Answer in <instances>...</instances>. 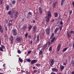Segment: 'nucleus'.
Wrapping results in <instances>:
<instances>
[{
	"instance_id": "nucleus-1",
	"label": "nucleus",
	"mask_w": 74,
	"mask_h": 74,
	"mask_svg": "<svg viewBox=\"0 0 74 74\" xmlns=\"http://www.w3.org/2000/svg\"><path fill=\"white\" fill-rule=\"evenodd\" d=\"M12 32L13 33V35L14 36H17V33L16 29H13L12 31Z\"/></svg>"
},
{
	"instance_id": "nucleus-2",
	"label": "nucleus",
	"mask_w": 74,
	"mask_h": 74,
	"mask_svg": "<svg viewBox=\"0 0 74 74\" xmlns=\"http://www.w3.org/2000/svg\"><path fill=\"white\" fill-rule=\"evenodd\" d=\"M22 38L21 36H20V37H17L16 38V40L17 42H21L22 41Z\"/></svg>"
},
{
	"instance_id": "nucleus-3",
	"label": "nucleus",
	"mask_w": 74,
	"mask_h": 74,
	"mask_svg": "<svg viewBox=\"0 0 74 74\" xmlns=\"http://www.w3.org/2000/svg\"><path fill=\"white\" fill-rule=\"evenodd\" d=\"M38 61V60H32L31 61V64H34L36 63Z\"/></svg>"
},
{
	"instance_id": "nucleus-4",
	"label": "nucleus",
	"mask_w": 74,
	"mask_h": 74,
	"mask_svg": "<svg viewBox=\"0 0 74 74\" xmlns=\"http://www.w3.org/2000/svg\"><path fill=\"white\" fill-rule=\"evenodd\" d=\"M36 26H34L33 27V33L34 34L36 32Z\"/></svg>"
},
{
	"instance_id": "nucleus-5",
	"label": "nucleus",
	"mask_w": 74,
	"mask_h": 74,
	"mask_svg": "<svg viewBox=\"0 0 74 74\" xmlns=\"http://www.w3.org/2000/svg\"><path fill=\"white\" fill-rule=\"evenodd\" d=\"M39 12L40 14V15H41V14L42 13V8H41V7H39Z\"/></svg>"
},
{
	"instance_id": "nucleus-6",
	"label": "nucleus",
	"mask_w": 74,
	"mask_h": 74,
	"mask_svg": "<svg viewBox=\"0 0 74 74\" xmlns=\"http://www.w3.org/2000/svg\"><path fill=\"white\" fill-rule=\"evenodd\" d=\"M46 31V34H47V35H49L50 33V30L49 28H47Z\"/></svg>"
},
{
	"instance_id": "nucleus-7",
	"label": "nucleus",
	"mask_w": 74,
	"mask_h": 74,
	"mask_svg": "<svg viewBox=\"0 0 74 74\" xmlns=\"http://www.w3.org/2000/svg\"><path fill=\"white\" fill-rule=\"evenodd\" d=\"M18 15V11H16V14H15V15H14V18H16L17 17Z\"/></svg>"
},
{
	"instance_id": "nucleus-8",
	"label": "nucleus",
	"mask_w": 74,
	"mask_h": 74,
	"mask_svg": "<svg viewBox=\"0 0 74 74\" xmlns=\"http://www.w3.org/2000/svg\"><path fill=\"white\" fill-rule=\"evenodd\" d=\"M54 63V60L53 59H52L51 61V64H50V65L52 66Z\"/></svg>"
},
{
	"instance_id": "nucleus-9",
	"label": "nucleus",
	"mask_w": 74,
	"mask_h": 74,
	"mask_svg": "<svg viewBox=\"0 0 74 74\" xmlns=\"http://www.w3.org/2000/svg\"><path fill=\"white\" fill-rule=\"evenodd\" d=\"M45 18L46 19V22H49V17L48 16H46Z\"/></svg>"
},
{
	"instance_id": "nucleus-10",
	"label": "nucleus",
	"mask_w": 74,
	"mask_h": 74,
	"mask_svg": "<svg viewBox=\"0 0 74 74\" xmlns=\"http://www.w3.org/2000/svg\"><path fill=\"white\" fill-rule=\"evenodd\" d=\"M52 70L53 72H58V69L55 68H52Z\"/></svg>"
},
{
	"instance_id": "nucleus-11",
	"label": "nucleus",
	"mask_w": 74,
	"mask_h": 74,
	"mask_svg": "<svg viewBox=\"0 0 74 74\" xmlns=\"http://www.w3.org/2000/svg\"><path fill=\"white\" fill-rule=\"evenodd\" d=\"M60 67L61 69V71H62L64 68V66L62 65H60Z\"/></svg>"
},
{
	"instance_id": "nucleus-12",
	"label": "nucleus",
	"mask_w": 74,
	"mask_h": 74,
	"mask_svg": "<svg viewBox=\"0 0 74 74\" xmlns=\"http://www.w3.org/2000/svg\"><path fill=\"white\" fill-rule=\"evenodd\" d=\"M0 32L2 33H3V27L1 25H0Z\"/></svg>"
},
{
	"instance_id": "nucleus-13",
	"label": "nucleus",
	"mask_w": 74,
	"mask_h": 74,
	"mask_svg": "<svg viewBox=\"0 0 74 74\" xmlns=\"http://www.w3.org/2000/svg\"><path fill=\"white\" fill-rule=\"evenodd\" d=\"M48 17H51L52 16V15L51 14V12L49 11L48 12Z\"/></svg>"
},
{
	"instance_id": "nucleus-14",
	"label": "nucleus",
	"mask_w": 74,
	"mask_h": 74,
	"mask_svg": "<svg viewBox=\"0 0 74 74\" xmlns=\"http://www.w3.org/2000/svg\"><path fill=\"white\" fill-rule=\"evenodd\" d=\"M66 0H61V5L62 6L63 5L65 1Z\"/></svg>"
},
{
	"instance_id": "nucleus-15",
	"label": "nucleus",
	"mask_w": 74,
	"mask_h": 74,
	"mask_svg": "<svg viewBox=\"0 0 74 74\" xmlns=\"http://www.w3.org/2000/svg\"><path fill=\"white\" fill-rule=\"evenodd\" d=\"M37 42H39L40 41V39H39V35H37Z\"/></svg>"
},
{
	"instance_id": "nucleus-16",
	"label": "nucleus",
	"mask_w": 74,
	"mask_h": 74,
	"mask_svg": "<svg viewBox=\"0 0 74 74\" xmlns=\"http://www.w3.org/2000/svg\"><path fill=\"white\" fill-rule=\"evenodd\" d=\"M67 35V37L69 38H70V37H71V34H70V32L68 33Z\"/></svg>"
},
{
	"instance_id": "nucleus-17",
	"label": "nucleus",
	"mask_w": 74,
	"mask_h": 74,
	"mask_svg": "<svg viewBox=\"0 0 74 74\" xmlns=\"http://www.w3.org/2000/svg\"><path fill=\"white\" fill-rule=\"evenodd\" d=\"M10 40L13 43V38L12 36H11V37L10 38Z\"/></svg>"
},
{
	"instance_id": "nucleus-18",
	"label": "nucleus",
	"mask_w": 74,
	"mask_h": 74,
	"mask_svg": "<svg viewBox=\"0 0 74 74\" xmlns=\"http://www.w3.org/2000/svg\"><path fill=\"white\" fill-rule=\"evenodd\" d=\"M54 36V33H52V34H51V36L50 37V39H52Z\"/></svg>"
},
{
	"instance_id": "nucleus-19",
	"label": "nucleus",
	"mask_w": 74,
	"mask_h": 74,
	"mask_svg": "<svg viewBox=\"0 0 74 74\" xmlns=\"http://www.w3.org/2000/svg\"><path fill=\"white\" fill-rule=\"evenodd\" d=\"M71 65H72V67H74V61H71Z\"/></svg>"
},
{
	"instance_id": "nucleus-20",
	"label": "nucleus",
	"mask_w": 74,
	"mask_h": 74,
	"mask_svg": "<svg viewBox=\"0 0 74 74\" xmlns=\"http://www.w3.org/2000/svg\"><path fill=\"white\" fill-rule=\"evenodd\" d=\"M12 23H10L9 21V23L8 24V26L10 27L11 26H12Z\"/></svg>"
},
{
	"instance_id": "nucleus-21",
	"label": "nucleus",
	"mask_w": 74,
	"mask_h": 74,
	"mask_svg": "<svg viewBox=\"0 0 74 74\" xmlns=\"http://www.w3.org/2000/svg\"><path fill=\"white\" fill-rule=\"evenodd\" d=\"M42 53V50H40L39 52V56H40V55H41Z\"/></svg>"
},
{
	"instance_id": "nucleus-22",
	"label": "nucleus",
	"mask_w": 74,
	"mask_h": 74,
	"mask_svg": "<svg viewBox=\"0 0 74 74\" xmlns=\"http://www.w3.org/2000/svg\"><path fill=\"white\" fill-rule=\"evenodd\" d=\"M68 49V48L67 47L64 48L63 50H62V52H64L66 51Z\"/></svg>"
},
{
	"instance_id": "nucleus-23",
	"label": "nucleus",
	"mask_w": 74,
	"mask_h": 74,
	"mask_svg": "<svg viewBox=\"0 0 74 74\" xmlns=\"http://www.w3.org/2000/svg\"><path fill=\"white\" fill-rule=\"evenodd\" d=\"M58 28L57 27L56 29H55L54 32L56 33L58 31Z\"/></svg>"
},
{
	"instance_id": "nucleus-24",
	"label": "nucleus",
	"mask_w": 74,
	"mask_h": 74,
	"mask_svg": "<svg viewBox=\"0 0 74 74\" xmlns=\"http://www.w3.org/2000/svg\"><path fill=\"white\" fill-rule=\"evenodd\" d=\"M48 45V42H47L46 44H45L44 46V47L45 48H46L47 47V45Z\"/></svg>"
},
{
	"instance_id": "nucleus-25",
	"label": "nucleus",
	"mask_w": 74,
	"mask_h": 74,
	"mask_svg": "<svg viewBox=\"0 0 74 74\" xmlns=\"http://www.w3.org/2000/svg\"><path fill=\"white\" fill-rule=\"evenodd\" d=\"M56 39V38L55 37H54L51 40V42H53Z\"/></svg>"
},
{
	"instance_id": "nucleus-26",
	"label": "nucleus",
	"mask_w": 74,
	"mask_h": 74,
	"mask_svg": "<svg viewBox=\"0 0 74 74\" xmlns=\"http://www.w3.org/2000/svg\"><path fill=\"white\" fill-rule=\"evenodd\" d=\"M19 60L20 61V62H22L23 61V60L21 59V58H19Z\"/></svg>"
},
{
	"instance_id": "nucleus-27",
	"label": "nucleus",
	"mask_w": 74,
	"mask_h": 74,
	"mask_svg": "<svg viewBox=\"0 0 74 74\" xmlns=\"http://www.w3.org/2000/svg\"><path fill=\"white\" fill-rule=\"evenodd\" d=\"M9 7L10 6H9V5H7V6L6 7V8L7 10H9Z\"/></svg>"
},
{
	"instance_id": "nucleus-28",
	"label": "nucleus",
	"mask_w": 74,
	"mask_h": 74,
	"mask_svg": "<svg viewBox=\"0 0 74 74\" xmlns=\"http://www.w3.org/2000/svg\"><path fill=\"white\" fill-rule=\"evenodd\" d=\"M54 16L55 17H57L58 16V13H55Z\"/></svg>"
},
{
	"instance_id": "nucleus-29",
	"label": "nucleus",
	"mask_w": 74,
	"mask_h": 74,
	"mask_svg": "<svg viewBox=\"0 0 74 74\" xmlns=\"http://www.w3.org/2000/svg\"><path fill=\"white\" fill-rule=\"evenodd\" d=\"M32 27V25L29 26L28 27L29 30L30 31V30H31Z\"/></svg>"
},
{
	"instance_id": "nucleus-30",
	"label": "nucleus",
	"mask_w": 74,
	"mask_h": 74,
	"mask_svg": "<svg viewBox=\"0 0 74 74\" xmlns=\"http://www.w3.org/2000/svg\"><path fill=\"white\" fill-rule=\"evenodd\" d=\"M57 49L58 52H59L60 50V48H59V47L58 46L57 48Z\"/></svg>"
},
{
	"instance_id": "nucleus-31",
	"label": "nucleus",
	"mask_w": 74,
	"mask_h": 74,
	"mask_svg": "<svg viewBox=\"0 0 74 74\" xmlns=\"http://www.w3.org/2000/svg\"><path fill=\"white\" fill-rule=\"evenodd\" d=\"M32 37V35H29L28 36V38L31 39V38Z\"/></svg>"
},
{
	"instance_id": "nucleus-32",
	"label": "nucleus",
	"mask_w": 74,
	"mask_h": 74,
	"mask_svg": "<svg viewBox=\"0 0 74 74\" xmlns=\"http://www.w3.org/2000/svg\"><path fill=\"white\" fill-rule=\"evenodd\" d=\"M1 47L3 49H5V46H3V45H1Z\"/></svg>"
},
{
	"instance_id": "nucleus-33",
	"label": "nucleus",
	"mask_w": 74,
	"mask_h": 74,
	"mask_svg": "<svg viewBox=\"0 0 74 74\" xmlns=\"http://www.w3.org/2000/svg\"><path fill=\"white\" fill-rule=\"evenodd\" d=\"M27 61L29 62H30L31 60L30 58H29V59H27Z\"/></svg>"
},
{
	"instance_id": "nucleus-34",
	"label": "nucleus",
	"mask_w": 74,
	"mask_h": 74,
	"mask_svg": "<svg viewBox=\"0 0 74 74\" xmlns=\"http://www.w3.org/2000/svg\"><path fill=\"white\" fill-rule=\"evenodd\" d=\"M40 64H36V66H37V67H39V66H40Z\"/></svg>"
},
{
	"instance_id": "nucleus-35",
	"label": "nucleus",
	"mask_w": 74,
	"mask_h": 74,
	"mask_svg": "<svg viewBox=\"0 0 74 74\" xmlns=\"http://www.w3.org/2000/svg\"><path fill=\"white\" fill-rule=\"evenodd\" d=\"M27 27H26V26H24L23 27H22V29H23V30H25V29H26Z\"/></svg>"
},
{
	"instance_id": "nucleus-36",
	"label": "nucleus",
	"mask_w": 74,
	"mask_h": 74,
	"mask_svg": "<svg viewBox=\"0 0 74 74\" xmlns=\"http://www.w3.org/2000/svg\"><path fill=\"white\" fill-rule=\"evenodd\" d=\"M18 53H19V54L21 53V51L19 50H18Z\"/></svg>"
},
{
	"instance_id": "nucleus-37",
	"label": "nucleus",
	"mask_w": 74,
	"mask_h": 74,
	"mask_svg": "<svg viewBox=\"0 0 74 74\" xmlns=\"http://www.w3.org/2000/svg\"><path fill=\"white\" fill-rule=\"evenodd\" d=\"M49 51H51L52 50V47L51 46V47H49Z\"/></svg>"
},
{
	"instance_id": "nucleus-38",
	"label": "nucleus",
	"mask_w": 74,
	"mask_h": 74,
	"mask_svg": "<svg viewBox=\"0 0 74 74\" xmlns=\"http://www.w3.org/2000/svg\"><path fill=\"white\" fill-rule=\"evenodd\" d=\"M70 33L71 34H74V31H71L70 32Z\"/></svg>"
},
{
	"instance_id": "nucleus-39",
	"label": "nucleus",
	"mask_w": 74,
	"mask_h": 74,
	"mask_svg": "<svg viewBox=\"0 0 74 74\" xmlns=\"http://www.w3.org/2000/svg\"><path fill=\"white\" fill-rule=\"evenodd\" d=\"M5 31L6 32H7L8 29H7V26L5 27Z\"/></svg>"
},
{
	"instance_id": "nucleus-40",
	"label": "nucleus",
	"mask_w": 74,
	"mask_h": 74,
	"mask_svg": "<svg viewBox=\"0 0 74 74\" xmlns=\"http://www.w3.org/2000/svg\"><path fill=\"white\" fill-rule=\"evenodd\" d=\"M61 44H59L58 46L59 47V48H60V47H61Z\"/></svg>"
},
{
	"instance_id": "nucleus-41",
	"label": "nucleus",
	"mask_w": 74,
	"mask_h": 74,
	"mask_svg": "<svg viewBox=\"0 0 74 74\" xmlns=\"http://www.w3.org/2000/svg\"><path fill=\"white\" fill-rule=\"evenodd\" d=\"M9 15H10V14H11V11H10L8 12Z\"/></svg>"
},
{
	"instance_id": "nucleus-42",
	"label": "nucleus",
	"mask_w": 74,
	"mask_h": 74,
	"mask_svg": "<svg viewBox=\"0 0 74 74\" xmlns=\"http://www.w3.org/2000/svg\"><path fill=\"white\" fill-rule=\"evenodd\" d=\"M28 34L27 33H26L25 34V37L26 38L27 37V36H28Z\"/></svg>"
},
{
	"instance_id": "nucleus-43",
	"label": "nucleus",
	"mask_w": 74,
	"mask_h": 74,
	"mask_svg": "<svg viewBox=\"0 0 74 74\" xmlns=\"http://www.w3.org/2000/svg\"><path fill=\"white\" fill-rule=\"evenodd\" d=\"M0 50L1 51H3V48H1V47L0 48Z\"/></svg>"
},
{
	"instance_id": "nucleus-44",
	"label": "nucleus",
	"mask_w": 74,
	"mask_h": 74,
	"mask_svg": "<svg viewBox=\"0 0 74 74\" xmlns=\"http://www.w3.org/2000/svg\"><path fill=\"white\" fill-rule=\"evenodd\" d=\"M12 3L13 4H15V3H16V1H15V0H14L13 1Z\"/></svg>"
},
{
	"instance_id": "nucleus-45",
	"label": "nucleus",
	"mask_w": 74,
	"mask_h": 74,
	"mask_svg": "<svg viewBox=\"0 0 74 74\" xmlns=\"http://www.w3.org/2000/svg\"><path fill=\"white\" fill-rule=\"evenodd\" d=\"M31 52H32L31 50L29 51H28V54H29L30 53H31Z\"/></svg>"
},
{
	"instance_id": "nucleus-46",
	"label": "nucleus",
	"mask_w": 74,
	"mask_h": 74,
	"mask_svg": "<svg viewBox=\"0 0 74 74\" xmlns=\"http://www.w3.org/2000/svg\"><path fill=\"white\" fill-rule=\"evenodd\" d=\"M28 14L29 15H31V16H32V13L31 12H29Z\"/></svg>"
},
{
	"instance_id": "nucleus-47",
	"label": "nucleus",
	"mask_w": 74,
	"mask_h": 74,
	"mask_svg": "<svg viewBox=\"0 0 74 74\" xmlns=\"http://www.w3.org/2000/svg\"><path fill=\"white\" fill-rule=\"evenodd\" d=\"M3 0H0V4H2V3H3Z\"/></svg>"
},
{
	"instance_id": "nucleus-48",
	"label": "nucleus",
	"mask_w": 74,
	"mask_h": 74,
	"mask_svg": "<svg viewBox=\"0 0 74 74\" xmlns=\"http://www.w3.org/2000/svg\"><path fill=\"white\" fill-rule=\"evenodd\" d=\"M60 25H62V24H63V22L62 21H60Z\"/></svg>"
},
{
	"instance_id": "nucleus-49",
	"label": "nucleus",
	"mask_w": 74,
	"mask_h": 74,
	"mask_svg": "<svg viewBox=\"0 0 74 74\" xmlns=\"http://www.w3.org/2000/svg\"><path fill=\"white\" fill-rule=\"evenodd\" d=\"M28 72V71H26V73H26V74H31L29 72L28 73H27Z\"/></svg>"
},
{
	"instance_id": "nucleus-50",
	"label": "nucleus",
	"mask_w": 74,
	"mask_h": 74,
	"mask_svg": "<svg viewBox=\"0 0 74 74\" xmlns=\"http://www.w3.org/2000/svg\"><path fill=\"white\" fill-rule=\"evenodd\" d=\"M39 57L41 58H42V57H43V56L42 55H41V56H40Z\"/></svg>"
},
{
	"instance_id": "nucleus-51",
	"label": "nucleus",
	"mask_w": 74,
	"mask_h": 74,
	"mask_svg": "<svg viewBox=\"0 0 74 74\" xmlns=\"http://www.w3.org/2000/svg\"><path fill=\"white\" fill-rule=\"evenodd\" d=\"M72 4L73 5V7H74V1H73V2H72Z\"/></svg>"
},
{
	"instance_id": "nucleus-52",
	"label": "nucleus",
	"mask_w": 74,
	"mask_h": 74,
	"mask_svg": "<svg viewBox=\"0 0 74 74\" xmlns=\"http://www.w3.org/2000/svg\"><path fill=\"white\" fill-rule=\"evenodd\" d=\"M72 10H70L69 12L70 14H71L72 13Z\"/></svg>"
},
{
	"instance_id": "nucleus-53",
	"label": "nucleus",
	"mask_w": 74,
	"mask_h": 74,
	"mask_svg": "<svg viewBox=\"0 0 74 74\" xmlns=\"http://www.w3.org/2000/svg\"><path fill=\"white\" fill-rule=\"evenodd\" d=\"M1 37H0V45H1Z\"/></svg>"
},
{
	"instance_id": "nucleus-54",
	"label": "nucleus",
	"mask_w": 74,
	"mask_h": 74,
	"mask_svg": "<svg viewBox=\"0 0 74 74\" xmlns=\"http://www.w3.org/2000/svg\"><path fill=\"white\" fill-rule=\"evenodd\" d=\"M56 5H55V4H53V8H55L56 7Z\"/></svg>"
},
{
	"instance_id": "nucleus-55",
	"label": "nucleus",
	"mask_w": 74,
	"mask_h": 74,
	"mask_svg": "<svg viewBox=\"0 0 74 74\" xmlns=\"http://www.w3.org/2000/svg\"><path fill=\"white\" fill-rule=\"evenodd\" d=\"M57 3V2H55L53 4H54L55 5H56Z\"/></svg>"
},
{
	"instance_id": "nucleus-56",
	"label": "nucleus",
	"mask_w": 74,
	"mask_h": 74,
	"mask_svg": "<svg viewBox=\"0 0 74 74\" xmlns=\"http://www.w3.org/2000/svg\"><path fill=\"white\" fill-rule=\"evenodd\" d=\"M51 74H56V73H55L53 72H52L51 73Z\"/></svg>"
},
{
	"instance_id": "nucleus-57",
	"label": "nucleus",
	"mask_w": 74,
	"mask_h": 74,
	"mask_svg": "<svg viewBox=\"0 0 74 74\" xmlns=\"http://www.w3.org/2000/svg\"><path fill=\"white\" fill-rule=\"evenodd\" d=\"M58 18L59 19H61V16H59V17H58Z\"/></svg>"
},
{
	"instance_id": "nucleus-58",
	"label": "nucleus",
	"mask_w": 74,
	"mask_h": 74,
	"mask_svg": "<svg viewBox=\"0 0 74 74\" xmlns=\"http://www.w3.org/2000/svg\"><path fill=\"white\" fill-rule=\"evenodd\" d=\"M48 45H51V43L50 42H48Z\"/></svg>"
},
{
	"instance_id": "nucleus-59",
	"label": "nucleus",
	"mask_w": 74,
	"mask_h": 74,
	"mask_svg": "<svg viewBox=\"0 0 74 74\" xmlns=\"http://www.w3.org/2000/svg\"><path fill=\"white\" fill-rule=\"evenodd\" d=\"M36 72H37V71H36V70H34V72L35 73Z\"/></svg>"
},
{
	"instance_id": "nucleus-60",
	"label": "nucleus",
	"mask_w": 74,
	"mask_h": 74,
	"mask_svg": "<svg viewBox=\"0 0 74 74\" xmlns=\"http://www.w3.org/2000/svg\"><path fill=\"white\" fill-rule=\"evenodd\" d=\"M37 72L38 73H39L40 72V71H39V70H38L37 71Z\"/></svg>"
},
{
	"instance_id": "nucleus-61",
	"label": "nucleus",
	"mask_w": 74,
	"mask_h": 74,
	"mask_svg": "<svg viewBox=\"0 0 74 74\" xmlns=\"http://www.w3.org/2000/svg\"><path fill=\"white\" fill-rule=\"evenodd\" d=\"M5 64H3V67H5Z\"/></svg>"
},
{
	"instance_id": "nucleus-62",
	"label": "nucleus",
	"mask_w": 74,
	"mask_h": 74,
	"mask_svg": "<svg viewBox=\"0 0 74 74\" xmlns=\"http://www.w3.org/2000/svg\"><path fill=\"white\" fill-rule=\"evenodd\" d=\"M13 22V20H9V22Z\"/></svg>"
},
{
	"instance_id": "nucleus-63",
	"label": "nucleus",
	"mask_w": 74,
	"mask_h": 74,
	"mask_svg": "<svg viewBox=\"0 0 74 74\" xmlns=\"http://www.w3.org/2000/svg\"><path fill=\"white\" fill-rule=\"evenodd\" d=\"M71 74H74V71H72V72Z\"/></svg>"
},
{
	"instance_id": "nucleus-64",
	"label": "nucleus",
	"mask_w": 74,
	"mask_h": 74,
	"mask_svg": "<svg viewBox=\"0 0 74 74\" xmlns=\"http://www.w3.org/2000/svg\"><path fill=\"white\" fill-rule=\"evenodd\" d=\"M73 47H74V43H73Z\"/></svg>"
}]
</instances>
